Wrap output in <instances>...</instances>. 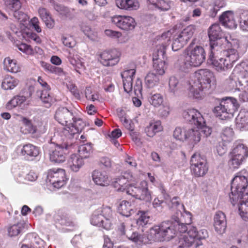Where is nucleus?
<instances>
[{
  "mask_svg": "<svg viewBox=\"0 0 248 248\" xmlns=\"http://www.w3.org/2000/svg\"><path fill=\"white\" fill-rule=\"evenodd\" d=\"M243 172L237 173L232 180L229 194L230 201L232 205L239 202L238 210L242 218L248 221V188L247 176Z\"/></svg>",
  "mask_w": 248,
  "mask_h": 248,
  "instance_id": "nucleus-1",
  "label": "nucleus"
},
{
  "mask_svg": "<svg viewBox=\"0 0 248 248\" xmlns=\"http://www.w3.org/2000/svg\"><path fill=\"white\" fill-rule=\"evenodd\" d=\"M190 93L195 98L201 97L202 91L214 89L216 79L214 74L210 70L201 69L194 73L189 83Z\"/></svg>",
  "mask_w": 248,
  "mask_h": 248,
  "instance_id": "nucleus-2",
  "label": "nucleus"
},
{
  "mask_svg": "<svg viewBox=\"0 0 248 248\" xmlns=\"http://www.w3.org/2000/svg\"><path fill=\"white\" fill-rule=\"evenodd\" d=\"M194 40L185 50L183 61L179 62L178 60L175 63V66L181 72L188 73L192 67L200 66L205 60L206 53L204 48L200 46L193 47Z\"/></svg>",
  "mask_w": 248,
  "mask_h": 248,
  "instance_id": "nucleus-3",
  "label": "nucleus"
},
{
  "mask_svg": "<svg viewBox=\"0 0 248 248\" xmlns=\"http://www.w3.org/2000/svg\"><path fill=\"white\" fill-rule=\"evenodd\" d=\"M194 227L191 224L178 222L177 221H173L167 220L162 222L159 225L154 226L151 230V234L155 235V240L162 241L164 240H170L173 238L177 231L180 233H187L189 228Z\"/></svg>",
  "mask_w": 248,
  "mask_h": 248,
  "instance_id": "nucleus-4",
  "label": "nucleus"
},
{
  "mask_svg": "<svg viewBox=\"0 0 248 248\" xmlns=\"http://www.w3.org/2000/svg\"><path fill=\"white\" fill-rule=\"evenodd\" d=\"M74 142L67 139H63L61 144L48 143L45 146L50 160L56 163H61L65 160L66 156L72 148Z\"/></svg>",
  "mask_w": 248,
  "mask_h": 248,
  "instance_id": "nucleus-5",
  "label": "nucleus"
},
{
  "mask_svg": "<svg viewBox=\"0 0 248 248\" xmlns=\"http://www.w3.org/2000/svg\"><path fill=\"white\" fill-rule=\"evenodd\" d=\"M208 236V232L205 229L197 231L196 227L189 228L187 234L182 235L179 238L178 247L179 248H188L193 246L197 248L202 245V241Z\"/></svg>",
  "mask_w": 248,
  "mask_h": 248,
  "instance_id": "nucleus-6",
  "label": "nucleus"
},
{
  "mask_svg": "<svg viewBox=\"0 0 248 248\" xmlns=\"http://www.w3.org/2000/svg\"><path fill=\"white\" fill-rule=\"evenodd\" d=\"M118 190L125 192L137 199L145 202H150L152 200L151 192L148 189L147 182L145 181H142L136 185L130 184L126 186H122Z\"/></svg>",
  "mask_w": 248,
  "mask_h": 248,
  "instance_id": "nucleus-7",
  "label": "nucleus"
},
{
  "mask_svg": "<svg viewBox=\"0 0 248 248\" xmlns=\"http://www.w3.org/2000/svg\"><path fill=\"white\" fill-rule=\"evenodd\" d=\"M183 116L186 121L195 125L199 128L201 136L203 135L205 137L211 136L212 132V128L205 125V120L198 110L194 108L184 110Z\"/></svg>",
  "mask_w": 248,
  "mask_h": 248,
  "instance_id": "nucleus-8",
  "label": "nucleus"
},
{
  "mask_svg": "<svg viewBox=\"0 0 248 248\" xmlns=\"http://www.w3.org/2000/svg\"><path fill=\"white\" fill-rule=\"evenodd\" d=\"M239 108L237 100L232 97L222 98L219 105L214 108V113L221 120H225L232 117Z\"/></svg>",
  "mask_w": 248,
  "mask_h": 248,
  "instance_id": "nucleus-9",
  "label": "nucleus"
},
{
  "mask_svg": "<svg viewBox=\"0 0 248 248\" xmlns=\"http://www.w3.org/2000/svg\"><path fill=\"white\" fill-rule=\"evenodd\" d=\"M112 212L109 207H105L101 210L94 212L91 218V223L94 226L110 230L112 225Z\"/></svg>",
  "mask_w": 248,
  "mask_h": 248,
  "instance_id": "nucleus-10",
  "label": "nucleus"
},
{
  "mask_svg": "<svg viewBox=\"0 0 248 248\" xmlns=\"http://www.w3.org/2000/svg\"><path fill=\"white\" fill-rule=\"evenodd\" d=\"M248 156L247 148L242 144L235 145L230 153L228 165L230 168H238Z\"/></svg>",
  "mask_w": 248,
  "mask_h": 248,
  "instance_id": "nucleus-11",
  "label": "nucleus"
},
{
  "mask_svg": "<svg viewBox=\"0 0 248 248\" xmlns=\"http://www.w3.org/2000/svg\"><path fill=\"white\" fill-rule=\"evenodd\" d=\"M86 126V124L80 118L72 120V124L67 127L63 128L61 132V136H64L70 141H72L76 136H78V133L81 132Z\"/></svg>",
  "mask_w": 248,
  "mask_h": 248,
  "instance_id": "nucleus-12",
  "label": "nucleus"
},
{
  "mask_svg": "<svg viewBox=\"0 0 248 248\" xmlns=\"http://www.w3.org/2000/svg\"><path fill=\"white\" fill-rule=\"evenodd\" d=\"M190 169L195 176L201 177L205 175L208 171L206 159L199 154H194L190 160Z\"/></svg>",
  "mask_w": 248,
  "mask_h": 248,
  "instance_id": "nucleus-13",
  "label": "nucleus"
},
{
  "mask_svg": "<svg viewBox=\"0 0 248 248\" xmlns=\"http://www.w3.org/2000/svg\"><path fill=\"white\" fill-rule=\"evenodd\" d=\"M98 61L106 67L113 66L120 61V54L116 49L106 50L98 54Z\"/></svg>",
  "mask_w": 248,
  "mask_h": 248,
  "instance_id": "nucleus-14",
  "label": "nucleus"
},
{
  "mask_svg": "<svg viewBox=\"0 0 248 248\" xmlns=\"http://www.w3.org/2000/svg\"><path fill=\"white\" fill-rule=\"evenodd\" d=\"M208 34L210 41V50L220 51L221 46L219 44L222 39V32L218 24H213L208 29Z\"/></svg>",
  "mask_w": 248,
  "mask_h": 248,
  "instance_id": "nucleus-15",
  "label": "nucleus"
},
{
  "mask_svg": "<svg viewBox=\"0 0 248 248\" xmlns=\"http://www.w3.org/2000/svg\"><path fill=\"white\" fill-rule=\"evenodd\" d=\"M66 180L65 172L63 169H58L55 170L53 169L48 172L46 181L56 188H60L64 186Z\"/></svg>",
  "mask_w": 248,
  "mask_h": 248,
  "instance_id": "nucleus-16",
  "label": "nucleus"
},
{
  "mask_svg": "<svg viewBox=\"0 0 248 248\" xmlns=\"http://www.w3.org/2000/svg\"><path fill=\"white\" fill-rule=\"evenodd\" d=\"M111 21L119 28L126 31L133 30L136 25L135 19L130 16H115L112 17Z\"/></svg>",
  "mask_w": 248,
  "mask_h": 248,
  "instance_id": "nucleus-17",
  "label": "nucleus"
},
{
  "mask_svg": "<svg viewBox=\"0 0 248 248\" xmlns=\"http://www.w3.org/2000/svg\"><path fill=\"white\" fill-rule=\"evenodd\" d=\"M55 119L61 124L69 126L74 119L73 113L65 107L59 108L55 112Z\"/></svg>",
  "mask_w": 248,
  "mask_h": 248,
  "instance_id": "nucleus-18",
  "label": "nucleus"
},
{
  "mask_svg": "<svg viewBox=\"0 0 248 248\" xmlns=\"http://www.w3.org/2000/svg\"><path fill=\"white\" fill-rule=\"evenodd\" d=\"M217 50H210L209 54L208 60L216 68L218 71H224L232 67L231 64L229 63L225 58H221L217 59L215 56Z\"/></svg>",
  "mask_w": 248,
  "mask_h": 248,
  "instance_id": "nucleus-19",
  "label": "nucleus"
},
{
  "mask_svg": "<svg viewBox=\"0 0 248 248\" xmlns=\"http://www.w3.org/2000/svg\"><path fill=\"white\" fill-rule=\"evenodd\" d=\"M214 220V226L216 232L219 234L224 233L227 227V220L225 214L221 211L217 212Z\"/></svg>",
  "mask_w": 248,
  "mask_h": 248,
  "instance_id": "nucleus-20",
  "label": "nucleus"
},
{
  "mask_svg": "<svg viewBox=\"0 0 248 248\" xmlns=\"http://www.w3.org/2000/svg\"><path fill=\"white\" fill-rule=\"evenodd\" d=\"M38 83L44 87H46V90H43L40 93V98L44 103L45 107L48 108L54 102V99L50 95L48 90H50V87L47 85V83L41 77L38 78Z\"/></svg>",
  "mask_w": 248,
  "mask_h": 248,
  "instance_id": "nucleus-21",
  "label": "nucleus"
},
{
  "mask_svg": "<svg viewBox=\"0 0 248 248\" xmlns=\"http://www.w3.org/2000/svg\"><path fill=\"white\" fill-rule=\"evenodd\" d=\"M39 147L32 144L28 143L24 145L20 151V154L27 160H33L39 154Z\"/></svg>",
  "mask_w": 248,
  "mask_h": 248,
  "instance_id": "nucleus-22",
  "label": "nucleus"
},
{
  "mask_svg": "<svg viewBox=\"0 0 248 248\" xmlns=\"http://www.w3.org/2000/svg\"><path fill=\"white\" fill-rule=\"evenodd\" d=\"M219 21L225 27L233 29L237 27L233 13L232 11L224 12L219 17Z\"/></svg>",
  "mask_w": 248,
  "mask_h": 248,
  "instance_id": "nucleus-23",
  "label": "nucleus"
},
{
  "mask_svg": "<svg viewBox=\"0 0 248 248\" xmlns=\"http://www.w3.org/2000/svg\"><path fill=\"white\" fill-rule=\"evenodd\" d=\"M93 180L97 185L105 186L109 185V180L106 171L95 170L92 172Z\"/></svg>",
  "mask_w": 248,
  "mask_h": 248,
  "instance_id": "nucleus-24",
  "label": "nucleus"
},
{
  "mask_svg": "<svg viewBox=\"0 0 248 248\" xmlns=\"http://www.w3.org/2000/svg\"><path fill=\"white\" fill-rule=\"evenodd\" d=\"M236 128L241 131L248 130V110L242 109L236 118Z\"/></svg>",
  "mask_w": 248,
  "mask_h": 248,
  "instance_id": "nucleus-25",
  "label": "nucleus"
},
{
  "mask_svg": "<svg viewBox=\"0 0 248 248\" xmlns=\"http://www.w3.org/2000/svg\"><path fill=\"white\" fill-rule=\"evenodd\" d=\"M184 210V213H182L180 210L176 213V215H174L172 216V219L174 221H177L178 222H183V223L187 224H191L192 222V215L188 211L185 210L184 205L183 204L181 206Z\"/></svg>",
  "mask_w": 248,
  "mask_h": 248,
  "instance_id": "nucleus-26",
  "label": "nucleus"
},
{
  "mask_svg": "<svg viewBox=\"0 0 248 248\" xmlns=\"http://www.w3.org/2000/svg\"><path fill=\"white\" fill-rule=\"evenodd\" d=\"M84 164V162L82 158L79 155L73 154L68 160L67 166L71 170L77 172Z\"/></svg>",
  "mask_w": 248,
  "mask_h": 248,
  "instance_id": "nucleus-27",
  "label": "nucleus"
},
{
  "mask_svg": "<svg viewBox=\"0 0 248 248\" xmlns=\"http://www.w3.org/2000/svg\"><path fill=\"white\" fill-rule=\"evenodd\" d=\"M118 211L122 215L129 217L135 214L136 210L130 202L124 200L120 203L118 206Z\"/></svg>",
  "mask_w": 248,
  "mask_h": 248,
  "instance_id": "nucleus-28",
  "label": "nucleus"
},
{
  "mask_svg": "<svg viewBox=\"0 0 248 248\" xmlns=\"http://www.w3.org/2000/svg\"><path fill=\"white\" fill-rule=\"evenodd\" d=\"M93 146L91 142L80 145L78 150L79 156L83 159L90 158L93 152Z\"/></svg>",
  "mask_w": 248,
  "mask_h": 248,
  "instance_id": "nucleus-29",
  "label": "nucleus"
},
{
  "mask_svg": "<svg viewBox=\"0 0 248 248\" xmlns=\"http://www.w3.org/2000/svg\"><path fill=\"white\" fill-rule=\"evenodd\" d=\"M53 218L55 221L59 222L62 225L70 226L73 224L67 215L60 210L55 212L53 215Z\"/></svg>",
  "mask_w": 248,
  "mask_h": 248,
  "instance_id": "nucleus-30",
  "label": "nucleus"
},
{
  "mask_svg": "<svg viewBox=\"0 0 248 248\" xmlns=\"http://www.w3.org/2000/svg\"><path fill=\"white\" fill-rule=\"evenodd\" d=\"M162 127L159 121H153L150 123L145 128V132L147 135L153 137L157 132L161 131Z\"/></svg>",
  "mask_w": 248,
  "mask_h": 248,
  "instance_id": "nucleus-31",
  "label": "nucleus"
},
{
  "mask_svg": "<svg viewBox=\"0 0 248 248\" xmlns=\"http://www.w3.org/2000/svg\"><path fill=\"white\" fill-rule=\"evenodd\" d=\"M126 236L128 239L138 244H145L147 242L146 237L137 232L131 231L130 230L126 232Z\"/></svg>",
  "mask_w": 248,
  "mask_h": 248,
  "instance_id": "nucleus-32",
  "label": "nucleus"
},
{
  "mask_svg": "<svg viewBox=\"0 0 248 248\" xmlns=\"http://www.w3.org/2000/svg\"><path fill=\"white\" fill-rule=\"evenodd\" d=\"M4 69L7 71L16 73L20 71V67L16 63V61L9 57L5 58L3 61Z\"/></svg>",
  "mask_w": 248,
  "mask_h": 248,
  "instance_id": "nucleus-33",
  "label": "nucleus"
},
{
  "mask_svg": "<svg viewBox=\"0 0 248 248\" xmlns=\"http://www.w3.org/2000/svg\"><path fill=\"white\" fill-rule=\"evenodd\" d=\"M221 52H222L226 56L225 59L227 62L232 66L239 58L237 51L234 48H228L227 50H223Z\"/></svg>",
  "mask_w": 248,
  "mask_h": 248,
  "instance_id": "nucleus-34",
  "label": "nucleus"
},
{
  "mask_svg": "<svg viewBox=\"0 0 248 248\" xmlns=\"http://www.w3.org/2000/svg\"><path fill=\"white\" fill-rule=\"evenodd\" d=\"M171 62L170 58H166V61H153V67L158 75H162L165 73L166 65Z\"/></svg>",
  "mask_w": 248,
  "mask_h": 248,
  "instance_id": "nucleus-35",
  "label": "nucleus"
},
{
  "mask_svg": "<svg viewBox=\"0 0 248 248\" xmlns=\"http://www.w3.org/2000/svg\"><path fill=\"white\" fill-rule=\"evenodd\" d=\"M168 47L157 45L155 51L153 53V61H166V50ZM171 60V58H169Z\"/></svg>",
  "mask_w": 248,
  "mask_h": 248,
  "instance_id": "nucleus-36",
  "label": "nucleus"
},
{
  "mask_svg": "<svg viewBox=\"0 0 248 248\" xmlns=\"http://www.w3.org/2000/svg\"><path fill=\"white\" fill-rule=\"evenodd\" d=\"M159 76L154 73H148L145 78V82L149 88L154 87L159 83Z\"/></svg>",
  "mask_w": 248,
  "mask_h": 248,
  "instance_id": "nucleus-37",
  "label": "nucleus"
},
{
  "mask_svg": "<svg viewBox=\"0 0 248 248\" xmlns=\"http://www.w3.org/2000/svg\"><path fill=\"white\" fill-rule=\"evenodd\" d=\"M195 30V26L191 25L185 28L178 35L187 43L193 36Z\"/></svg>",
  "mask_w": 248,
  "mask_h": 248,
  "instance_id": "nucleus-38",
  "label": "nucleus"
},
{
  "mask_svg": "<svg viewBox=\"0 0 248 248\" xmlns=\"http://www.w3.org/2000/svg\"><path fill=\"white\" fill-rule=\"evenodd\" d=\"M41 65L46 72L58 75H62L63 74V69L60 67H56L44 62H41Z\"/></svg>",
  "mask_w": 248,
  "mask_h": 248,
  "instance_id": "nucleus-39",
  "label": "nucleus"
},
{
  "mask_svg": "<svg viewBox=\"0 0 248 248\" xmlns=\"http://www.w3.org/2000/svg\"><path fill=\"white\" fill-rule=\"evenodd\" d=\"M18 83L16 78L8 76L6 77L2 82L1 87L4 90H11L14 89Z\"/></svg>",
  "mask_w": 248,
  "mask_h": 248,
  "instance_id": "nucleus-40",
  "label": "nucleus"
},
{
  "mask_svg": "<svg viewBox=\"0 0 248 248\" xmlns=\"http://www.w3.org/2000/svg\"><path fill=\"white\" fill-rule=\"evenodd\" d=\"M26 100V98L24 96H15L7 103L6 108L8 109H12L18 105L22 104Z\"/></svg>",
  "mask_w": 248,
  "mask_h": 248,
  "instance_id": "nucleus-41",
  "label": "nucleus"
},
{
  "mask_svg": "<svg viewBox=\"0 0 248 248\" xmlns=\"http://www.w3.org/2000/svg\"><path fill=\"white\" fill-rule=\"evenodd\" d=\"M186 140L196 143L201 140V132L200 130L193 128L188 129L186 135Z\"/></svg>",
  "mask_w": 248,
  "mask_h": 248,
  "instance_id": "nucleus-42",
  "label": "nucleus"
},
{
  "mask_svg": "<svg viewBox=\"0 0 248 248\" xmlns=\"http://www.w3.org/2000/svg\"><path fill=\"white\" fill-rule=\"evenodd\" d=\"M135 179V177L131 172L126 171L124 173L123 176L117 179L115 186L117 187V185L120 186L119 187H121L122 186H125L123 184H125L127 181H133Z\"/></svg>",
  "mask_w": 248,
  "mask_h": 248,
  "instance_id": "nucleus-43",
  "label": "nucleus"
},
{
  "mask_svg": "<svg viewBox=\"0 0 248 248\" xmlns=\"http://www.w3.org/2000/svg\"><path fill=\"white\" fill-rule=\"evenodd\" d=\"M148 101L155 107H158L163 104V98L160 93H151L148 97Z\"/></svg>",
  "mask_w": 248,
  "mask_h": 248,
  "instance_id": "nucleus-44",
  "label": "nucleus"
},
{
  "mask_svg": "<svg viewBox=\"0 0 248 248\" xmlns=\"http://www.w3.org/2000/svg\"><path fill=\"white\" fill-rule=\"evenodd\" d=\"M172 32L171 30L167 31L164 32L161 36L158 37L157 40L160 41V45L165 46L168 47L170 43V37L172 35Z\"/></svg>",
  "mask_w": 248,
  "mask_h": 248,
  "instance_id": "nucleus-45",
  "label": "nucleus"
},
{
  "mask_svg": "<svg viewBox=\"0 0 248 248\" xmlns=\"http://www.w3.org/2000/svg\"><path fill=\"white\" fill-rule=\"evenodd\" d=\"M239 26L243 31H248V11H243L240 13Z\"/></svg>",
  "mask_w": 248,
  "mask_h": 248,
  "instance_id": "nucleus-46",
  "label": "nucleus"
},
{
  "mask_svg": "<svg viewBox=\"0 0 248 248\" xmlns=\"http://www.w3.org/2000/svg\"><path fill=\"white\" fill-rule=\"evenodd\" d=\"M187 43L178 34L175 35L172 44V50L176 51L182 48Z\"/></svg>",
  "mask_w": 248,
  "mask_h": 248,
  "instance_id": "nucleus-47",
  "label": "nucleus"
},
{
  "mask_svg": "<svg viewBox=\"0 0 248 248\" xmlns=\"http://www.w3.org/2000/svg\"><path fill=\"white\" fill-rule=\"evenodd\" d=\"M187 130L185 128H181V127H176L173 132L174 138L180 141L186 140Z\"/></svg>",
  "mask_w": 248,
  "mask_h": 248,
  "instance_id": "nucleus-48",
  "label": "nucleus"
},
{
  "mask_svg": "<svg viewBox=\"0 0 248 248\" xmlns=\"http://www.w3.org/2000/svg\"><path fill=\"white\" fill-rule=\"evenodd\" d=\"M169 85L170 93L173 94L177 93L180 89V83L177 78L174 76L171 77L169 79Z\"/></svg>",
  "mask_w": 248,
  "mask_h": 248,
  "instance_id": "nucleus-49",
  "label": "nucleus"
},
{
  "mask_svg": "<svg viewBox=\"0 0 248 248\" xmlns=\"http://www.w3.org/2000/svg\"><path fill=\"white\" fill-rule=\"evenodd\" d=\"M21 7V3L20 2V6L18 8H7L8 10L13 13V16L15 18L20 22L25 21L26 20L27 15L23 12L19 11Z\"/></svg>",
  "mask_w": 248,
  "mask_h": 248,
  "instance_id": "nucleus-50",
  "label": "nucleus"
},
{
  "mask_svg": "<svg viewBox=\"0 0 248 248\" xmlns=\"http://www.w3.org/2000/svg\"><path fill=\"white\" fill-rule=\"evenodd\" d=\"M23 228V224L22 223H18L9 227L8 229L9 235L11 236L17 235Z\"/></svg>",
  "mask_w": 248,
  "mask_h": 248,
  "instance_id": "nucleus-51",
  "label": "nucleus"
},
{
  "mask_svg": "<svg viewBox=\"0 0 248 248\" xmlns=\"http://www.w3.org/2000/svg\"><path fill=\"white\" fill-rule=\"evenodd\" d=\"M150 217L148 213L145 212H141L139 218L137 220V224L139 226L143 227L149 223Z\"/></svg>",
  "mask_w": 248,
  "mask_h": 248,
  "instance_id": "nucleus-52",
  "label": "nucleus"
},
{
  "mask_svg": "<svg viewBox=\"0 0 248 248\" xmlns=\"http://www.w3.org/2000/svg\"><path fill=\"white\" fill-rule=\"evenodd\" d=\"M233 136V131L232 128L226 127L224 128L222 132V138L224 141H230L232 140Z\"/></svg>",
  "mask_w": 248,
  "mask_h": 248,
  "instance_id": "nucleus-53",
  "label": "nucleus"
},
{
  "mask_svg": "<svg viewBox=\"0 0 248 248\" xmlns=\"http://www.w3.org/2000/svg\"><path fill=\"white\" fill-rule=\"evenodd\" d=\"M171 5L172 3L170 1L159 0V1L157 3L156 8H158L161 11H166L170 9Z\"/></svg>",
  "mask_w": 248,
  "mask_h": 248,
  "instance_id": "nucleus-54",
  "label": "nucleus"
},
{
  "mask_svg": "<svg viewBox=\"0 0 248 248\" xmlns=\"http://www.w3.org/2000/svg\"><path fill=\"white\" fill-rule=\"evenodd\" d=\"M20 121L28 128L29 133L33 134L36 132V127L32 125L30 120L26 118L21 117Z\"/></svg>",
  "mask_w": 248,
  "mask_h": 248,
  "instance_id": "nucleus-55",
  "label": "nucleus"
},
{
  "mask_svg": "<svg viewBox=\"0 0 248 248\" xmlns=\"http://www.w3.org/2000/svg\"><path fill=\"white\" fill-rule=\"evenodd\" d=\"M140 7L139 2L136 0H126L125 9L134 10Z\"/></svg>",
  "mask_w": 248,
  "mask_h": 248,
  "instance_id": "nucleus-56",
  "label": "nucleus"
},
{
  "mask_svg": "<svg viewBox=\"0 0 248 248\" xmlns=\"http://www.w3.org/2000/svg\"><path fill=\"white\" fill-rule=\"evenodd\" d=\"M123 81L124 91L127 93H129L132 91L133 89V79L131 78H123Z\"/></svg>",
  "mask_w": 248,
  "mask_h": 248,
  "instance_id": "nucleus-57",
  "label": "nucleus"
},
{
  "mask_svg": "<svg viewBox=\"0 0 248 248\" xmlns=\"http://www.w3.org/2000/svg\"><path fill=\"white\" fill-rule=\"evenodd\" d=\"M17 47L20 51L27 55H30L32 53L33 50L31 46L26 44L21 43L19 45H17Z\"/></svg>",
  "mask_w": 248,
  "mask_h": 248,
  "instance_id": "nucleus-58",
  "label": "nucleus"
},
{
  "mask_svg": "<svg viewBox=\"0 0 248 248\" xmlns=\"http://www.w3.org/2000/svg\"><path fill=\"white\" fill-rule=\"evenodd\" d=\"M4 4L7 8H16V9L19 7V0H3Z\"/></svg>",
  "mask_w": 248,
  "mask_h": 248,
  "instance_id": "nucleus-59",
  "label": "nucleus"
},
{
  "mask_svg": "<svg viewBox=\"0 0 248 248\" xmlns=\"http://www.w3.org/2000/svg\"><path fill=\"white\" fill-rule=\"evenodd\" d=\"M62 41L63 45L69 47H72L75 45V41L72 36H62Z\"/></svg>",
  "mask_w": 248,
  "mask_h": 248,
  "instance_id": "nucleus-60",
  "label": "nucleus"
},
{
  "mask_svg": "<svg viewBox=\"0 0 248 248\" xmlns=\"http://www.w3.org/2000/svg\"><path fill=\"white\" fill-rule=\"evenodd\" d=\"M135 73L136 70L134 69H127L124 70L121 73V76L122 78H131L133 79V78L135 76Z\"/></svg>",
  "mask_w": 248,
  "mask_h": 248,
  "instance_id": "nucleus-61",
  "label": "nucleus"
},
{
  "mask_svg": "<svg viewBox=\"0 0 248 248\" xmlns=\"http://www.w3.org/2000/svg\"><path fill=\"white\" fill-rule=\"evenodd\" d=\"M105 33L107 36L113 38H119L121 37L122 35L121 32L117 31H114L111 30H106Z\"/></svg>",
  "mask_w": 248,
  "mask_h": 248,
  "instance_id": "nucleus-62",
  "label": "nucleus"
},
{
  "mask_svg": "<svg viewBox=\"0 0 248 248\" xmlns=\"http://www.w3.org/2000/svg\"><path fill=\"white\" fill-rule=\"evenodd\" d=\"M100 163L107 169L110 168L112 166L110 159L106 156L101 157L100 159Z\"/></svg>",
  "mask_w": 248,
  "mask_h": 248,
  "instance_id": "nucleus-63",
  "label": "nucleus"
},
{
  "mask_svg": "<svg viewBox=\"0 0 248 248\" xmlns=\"http://www.w3.org/2000/svg\"><path fill=\"white\" fill-rule=\"evenodd\" d=\"M239 98L242 102L248 101V84L245 87L244 91L239 94Z\"/></svg>",
  "mask_w": 248,
  "mask_h": 248,
  "instance_id": "nucleus-64",
  "label": "nucleus"
}]
</instances>
